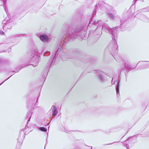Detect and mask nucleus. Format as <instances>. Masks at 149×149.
<instances>
[{"mask_svg":"<svg viewBox=\"0 0 149 149\" xmlns=\"http://www.w3.org/2000/svg\"><path fill=\"white\" fill-rule=\"evenodd\" d=\"M90 23L92 24L98 25L97 27H101L102 26V30L103 31H104L106 32H108L111 33L112 35V38L113 39L115 40H116L117 38V28H114L113 29L110 28L107 24H103V22L101 20H94L93 21V20H91L90 21Z\"/></svg>","mask_w":149,"mask_h":149,"instance_id":"obj_1","label":"nucleus"},{"mask_svg":"<svg viewBox=\"0 0 149 149\" xmlns=\"http://www.w3.org/2000/svg\"><path fill=\"white\" fill-rule=\"evenodd\" d=\"M80 32H74L70 33L68 31H63L62 33V34L63 35V38L65 39V41L66 42L67 41H69L71 40V36L74 35L73 38H72V40H74V39L77 38L79 36V35H80L81 37H83V36H84V34L83 35H80Z\"/></svg>","mask_w":149,"mask_h":149,"instance_id":"obj_2","label":"nucleus"},{"mask_svg":"<svg viewBox=\"0 0 149 149\" xmlns=\"http://www.w3.org/2000/svg\"><path fill=\"white\" fill-rule=\"evenodd\" d=\"M97 78L101 82L103 83L107 80L106 76L101 72H97Z\"/></svg>","mask_w":149,"mask_h":149,"instance_id":"obj_3","label":"nucleus"},{"mask_svg":"<svg viewBox=\"0 0 149 149\" xmlns=\"http://www.w3.org/2000/svg\"><path fill=\"white\" fill-rule=\"evenodd\" d=\"M40 58L39 56H38L37 54L36 55L35 52L32 53L31 56V60H34L35 62L34 64H32L33 67H35L38 65Z\"/></svg>","mask_w":149,"mask_h":149,"instance_id":"obj_4","label":"nucleus"},{"mask_svg":"<svg viewBox=\"0 0 149 149\" xmlns=\"http://www.w3.org/2000/svg\"><path fill=\"white\" fill-rule=\"evenodd\" d=\"M40 39L43 42H46L48 41L49 38L48 36L46 35L42 34L40 36Z\"/></svg>","mask_w":149,"mask_h":149,"instance_id":"obj_5","label":"nucleus"},{"mask_svg":"<svg viewBox=\"0 0 149 149\" xmlns=\"http://www.w3.org/2000/svg\"><path fill=\"white\" fill-rule=\"evenodd\" d=\"M52 115L54 116H55L58 113V111L57 108L55 106H53L52 108Z\"/></svg>","mask_w":149,"mask_h":149,"instance_id":"obj_6","label":"nucleus"},{"mask_svg":"<svg viewBox=\"0 0 149 149\" xmlns=\"http://www.w3.org/2000/svg\"><path fill=\"white\" fill-rule=\"evenodd\" d=\"M113 84H114L116 85V89L117 94H119V81L118 80H117L116 81H114Z\"/></svg>","mask_w":149,"mask_h":149,"instance_id":"obj_7","label":"nucleus"},{"mask_svg":"<svg viewBox=\"0 0 149 149\" xmlns=\"http://www.w3.org/2000/svg\"><path fill=\"white\" fill-rule=\"evenodd\" d=\"M100 3H98V4H97L96 5H95V10H94L93 11V14H95V12H96V11H95V10L97 9V8H98V7H100L101 6V4H102L103 3V2H100Z\"/></svg>","mask_w":149,"mask_h":149,"instance_id":"obj_8","label":"nucleus"},{"mask_svg":"<svg viewBox=\"0 0 149 149\" xmlns=\"http://www.w3.org/2000/svg\"><path fill=\"white\" fill-rule=\"evenodd\" d=\"M39 130L42 131L46 132L47 131V129L46 128L44 127H40L39 128Z\"/></svg>","mask_w":149,"mask_h":149,"instance_id":"obj_9","label":"nucleus"},{"mask_svg":"<svg viewBox=\"0 0 149 149\" xmlns=\"http://www.w3.org/2000/svg\"><path fill=\"white\" fill-rule=\"evenodd\" d=\"M108 15L109 17H110L111 19H113L114 17V16L111 13H109L108 14Z\"/></svg>","mask_w":149,"mask_h":149,"instance_id":"obj_10","label":"nucleus"},{"mask_svg":"<svg viewBox=\"0 0 149 149\" xmlns=\"http://www.w3.org/2000/svg\"><path fill=\"white\" fill-rule=\"evenodd\" d=\"M31 112H29L28 113V114L27 115V117L28 118V117H29V118L28 120V122L30 120L31 118Z\"/></svg>","mask_w":149,"mask_h":149,"instance_id":"obj_11","label":"nucleus"},{"mask_svg":"<svg viewBox=\"0 0 149 149\" xmlns=\"http://www.w3.org/2000/svg\"><path fill=\"white\" fill-rule=\"evenodd\" d=\"M4 22H7V23H9V22H12V21H8V20L7 18V17H6L5 19L4 20Z\"/></svg>","mask_w":149,"mask_h":149,"instance_id":"obj_12","label":"nucleus"},{"mask_svg":"<svg viewBox=\"0 0 149 149\" xmlns=\"http://www.w3.org/2000/svg\"><path fill=\"white\" fill-rule=\"evenodd\" d=\"M145 12H149V7H148L147 8H145L144 9Z\"/></svg>","mask_w":149,"mask_h":149,"instance_id":"obj_13","label":"nucleus"},{"mask_svg":"<svg viewBox=\"0 0 149 149\" xmlns=\"http://www.w3.org/2000/svg\"><path fill=\"white\" fill-rule=\"evenodd\" d=\"M3 3V0H0V6H1Z\"/></svg>","mask_w":149,"mask_h":149,"instance_id":"obj_14","label":"nucleus"},{"mask_svg":"<svg viewBox=\"0 0 149 149\" xmlns=\"http://www.w3.org/2000/svg\"><path fill=\"white\" fill-rule=\"evenodd\" d=\"M4 34V32L2 31H0V35H2Z\"/></svg>","mask_w":149,"mask_h":149,"instance_id":"obj_15","label":"nucleus"},{"mask_svg":"<svg viewBox=\"0 0 149 149\" xmlns=\"http://www.w3.org/2000/svg\"><path fill=\"white\" fill-rule=\"evenodd\" d=\"M7 26V24H6V25H5L4 26H3V29H4L6 28V27Z\"/></svg>","mask_w":149,"mask_h":149,"instance_id":"obj_16","label":"nucleus"},{"mask_svg":"<svg viewBox=\"0 0 149 149\" xmlns=\"http://www.w3.org/2000/svg\"><path fill=\"white\" fill-rule=\"evenodd\" d=\"M10 77H9V78H8L7 79H6L5 80V81L3 82H2L0 84V85H1V84H2L5 81H6V80L7 79H8Z\"/></svg>","mask_w":149,"mask_h":149,"instance_id":"obj_17","label":"nucleus"},{"mask_svg":"<svg viewBox=\"0 0 149 149\" xmlns=\"http://www.w3.org/2000/svg\"><path fill=\"white\" fill-rule=\"evenodd\" d=\"M126 64H125V68H126V69H129V68H127V67H126Z\"/></svg>","mask_w":149,"mask_h":149,"instance_id":"obj_18","label":"nucleus"},{"mask_svg":"<svg viewBox=\"0 0 149 149\" xmlns=\"http://www.w3.org/2000/svg\"><path fill=\"white\" fill-rule=\"evenodd\" d=\"M148 66L147 67H148V68L149 67V62L148 63Z\"/></svg>","mask_w":149,"mask_h":149,"instance_id":"obj_19","label":"nucleus"},{"mask_svg":"<svg viewBox=\"0 0 149 149\" xmlns=\"http://www.w3.org/2000/svg\"><path fill=\"white\" fill-rule=\"evenodd\" d=\"M113 82V78H112V81H111V83H112Z\"/></svg>","mask_w":149,"mask_h":149,"instance_id":"obj_20","label":"nucleus"},{"mask_svg":"<svg viewBox=\"0 0 149 149\" xmlns=\"http://www.w3.org/2000/svg\"><path fill=\"white\" fill-rule=\"evenodd\" d=\"M137 0H135V2H136Z\"/></svg>","mask_w":149,"mask_h":149,"instance_id":"obj_21","label":"nucleus"},{"mask_svg":"<svg viewBox=\"0 0 149 149\" xmlns=\"http://www.w3.org/2000/svg\"><path fill=\"white\" fill-rule=\"evenodd\" d=\"M56 55V54H55V56H54V57H55Z\"/></svg>","mask_w":149,"mask_h":149,"instance_id":"obj_22","label":"nucleus"},{"mask_svg":"<svg viewBox=\"0 0 149 149\" xmlns=\"http://www.w3.org/2000/svg\"><path fill=\"white\" fill-rule=\"evenodd\" d=\"M58 49L57 50V51H56V52L57 53V51H58Z\"/></svg>","mask_w":149,"mask_h":149,"instance_id":"obj_23","label":"nucleus"}]
</instances>
